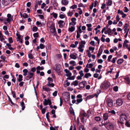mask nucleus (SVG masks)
I'll return each mask as SVG.
<instances>
[{
    "instance_id": "1",
    "label": "nucleus",
    "mask_w": 130,
    "mask_h": 130,
    "mask_svg": "<svg viewBox=\"0 0 130 130\" xmlns=\"http://www.w3.org/2000/svg\"><path fill=\"white\" fill-rule=\"evenodd\" d=\"M120 120L121 124H123V122L126 121L127 119L126 116L124 114H121L120 116Z\"/></svg>"
},
{
    "instance_id": "2",
    "label": "nucleus",
    "mask_w": 130,
    "mask_h": 130,
    "mask_svg": "<svg viewBox=\"0 0 130 130\" xmlns=\"http://www.w3.org/2000/svg\"><path fill=\"white\" fill-rule=\"evenodd\" d=\"M110 85V83L108 81H106L102 84L101 87L103 89H105L109 87Z\"/></svg>"
},
{
    "instance_id": "3",
    "label": "nucleus",
    "mask_w": 130,
    "mask_h": 130,
    "mask_svg": "<svg viewBox=\"0 0 130 130\" xmlns=\"http://www.w3.org/2000/svg\"><path fill=\"white\" fill-rule=\"evenodd\" d=\"M106 102L108 107H111L113 105V101L112 99L109 98L107 99Z\"/></svg>"
},
{
    "instance_id": "4",
    "label": "nucleus",
    "mask_w": 130,
    "mask_h": 130,
    "mask_svg": "<svg viewBox=\"0 0 130 130\" xmlns=\"http://www.w3.org/2000/svg\"><path fill=\"white\" fill-rule=\"evenodd\" d=\"M82 97V95L81 94H79L77 96L76 98L77 99L76 100V104H78L82 101L83 99Z\"/></svg>"
},
{
    "instance_id": "5",
    "label": "nucleus",
    "mask_w": 130,
    "mask_h": 130,
    "mask_svg": "<svg viewBox=\"0 0 130 130\" xmlns=\"http://www.w3.org/2000/svg\"><path fill=\"white\" fill-rule=\"evenodd\" d=\"M104 125L107 126L108 130H113V127L112 124L109 123V122H106L104 123Z\"/></svg>"
},
{
    "instance_id": "6",
    "label": "nucleus",
    "mask_w": 130,
    "mask_h": 130,
    "mask_svg": "<svg viewBox=\"0 0 130 130\" xmlns=\"http://www.w3.org/2000/svg\"><path fill=\"white\" fill-rule=\"evenodd\" d=\"M123 103V100L122 99H119L116 100V104L119 106H120L122 105Z\"/></svg>"
},
{
    "instance_id": "7",
    "label": "nucleus",
    "mask_w": 130,
    "mask_h": 130,
    "mask_svg": "<svg viewBox=\"0 0 130 130\" xmlns=\"http://www.w3.org/2000/svg\"><path fill=\"white\" fill-rule=\"evenodd\" d=\"M58 24L59 25V27L60 28H62L64 25L65 23H64V21L62 20H60L58 22Z\"/></svg>"
},
{
    "instance_id": "8",
    "label": "nucleus",
    "mask_w": 130,
    "mask_h": 130,
    "mask_svg": "<svg viewBox=\"0 0 130 130\" xmlns=\"http://www.w3.org/2000/svg\"><path fill=\"white\" fill-rule=\"evenodd\" d=\"M76 19L74 18H73L71 19L72 21L71 23H70L69 24L70 25H72L73 26L75 25L76 24Z\"/></svg>"
},
{
    "instance_id": "9",
    "label": "nucleus",
    "mask_w": 130,
    "mask_h": 130,
    "mask_svg": "<svg viewBox=\"0 0 130 130\" xmlns=\"http://www.w3.org/2000/svg\"><path fill=\"white\" fill-rule=\"evenodd\" d=\"M105 34H108L109 35H111L113 33L112 31V30L110 28H108L107 30H105L104 32Z\"/></svg>"
},
{
    "instance_id": "10",
    "label": "nucleus",
    "mask_w": 130,
    "mask_h": 130,
    "mask_svg": "<svg viewBox=\"0 0 130 130\" xmlns=\"http://www.w3.org/2000/svg\"><path fill=\"white\" fill-rule=\"evenodd\" d=\"M86 83V81L82 82L79 84V86L81 88H83L85 87Z\"/></svg>"
},
{
    "instance_id": "11",
    "label": "nucleus",
    "mask_w": 130,
    "mask_h": 130,
    "mask_svg": "<svg viewBox=\"0 0 130 130\" xmlns=\"http://www.w3.org/2000/svg\"><path fill=\"white\" fill-rule=\"evenodd\" d=\"M34 75V73H32L30 71H28L27 74V76H26V77L29 79L32 77Z\"/></svg>"
},
{
    "instance_id": "12",
    "label": "nucleus",
    "mask_w": 130,
    "mask_h": 130,
    "mask_svg": "<svg viewBox=\"0 0 130 130\" xmlns=\"http://www.w3.org/2000/svg\"><path fill=\"white\" fill-rule=\"evenodd\" d=\"M64 99L65 101L66 102L69 101L70 99V94L69 93L66 94L65 95Z\"/></svg>"
},
{
    "instance_id": "13",
    "label": "nucleus",
    "mask_w": 130,
    "mask_h": 130,
    "mask_svg": "<svg viewBox=\"0 0 130 130\" xmlns=\"http://www.w3.org/2000/svg\"><path fill=\"white\" fill-rule=\"evenodd\" d=\"M109 116L107 113L104 114L103 116V119L104 121H106L109 119Z\"/></svg>"
},
{
    "instance_id": "14",
    "label": "nucleus",
    "mask_w": 130,
    "mask_h": 130,
    "mask_svg": "<svg viewBox=\"0 0 130 130\" xmlns=\"http://www.w3.org/2000/svg\"><path fill=\"white\" fill-rule=\"evenodd\" d=\"M69 1L68 0H62L61 4L62 5L66 6L69 4Z\"/></svg>"
},
{
    "instance_id": "15",
    "label": "nucleus",
    "mask_w": 130,
    "mask_h": 130,
    "mask_svg": "<svg viewBox=\"0 0 130 130\" xmlns=\"http://www.w3.org/2000/svg\"><path fill=\"white\" fill-rule=\"evenodd\" d=\"M118 14H121L122 15V17L123 18H124L126 15V14L124 13L122 11L120 10L119 9L118 10Z\"/></svg>"
},
{
    "instance_id": "16",
    "label": "nucleus",
    "mask_w": 130,
    "mask_h": 130,
    "mask_svg": "<svg viewBox=\"0 0 130 130\" xmlns=\"http://www.w3.org/2000/svg\"><path fill=\"white\" fill-rule=\"evenodd\" d=\"M52 3L54 6L55 7H57L58 5V4L56 0H52Z\"/></svg>"
},
{
    "instance_id": "17",
    "label": "nucleus",
    "mask_w": 130,
    "mask_h": 130,
    "mask_svg": "<svg viewBox=\"0 0 130 130\" xmlns=\"http://www.w3.org/2000/svg\"><path fill=\"white\" fill-rule=\"evenodd\" d=\"M103 52V50L100 48L98 52L97 55V57L99 58L102 54Z\"/></svg>"
},
{
    "instance_id": "18",
    "label": "nucleus",
    "mask_w": 130,
    "mask_h": 130,
    "mask_svg": "<svg viewBox=\"0 0 130 130\" xmlns=\"http://www.w3.org/2000/svg\"><path fill=\"white\" fill-rule=\"evenodd\" d=\"M2 4L5 6L7 5L9 3V0H3L2 1Z\"/></svg>"
},
{
    "instance_id": "19",
    "label": "nucleus",
    "mask_w": 130,
    "mask_h": 130,
    "mask_svg": "<svg viewBox=\"0 0 130 130\" xmlns=\"http://www.w3.org/2000/svg\"><path fill=\"white\" fill-rule=\"evenodd\" d=\"M70 83L68 82L67 80L66 81L64 82L63 85L65 87H66L67 86H69L70 85Z\"/></svg>"
},
{
    "instance_id": "20",
    "label": "nucleus",
    "mask_w": 130,
    "mask_h": 130,
    "mask_svg": "<svg viewBox=\"0 0 130 130\" xmlns=\"http://www.w3.org/2000/svg\"><path fill=\"white\" fill-rule=\"evenodd\" d=\"M124 79L126 81V83L128 84H130V79L129 77H126L124 78Z\"/></svg>"
},
{
    "instance_id": "21",
    "label": "nucleus",
    "mask_w": 130,
    "mask_h": 130,
    "mask_svg": "<svg viewBox=\"0 0 130 130\" xmlns=\"http://www.w3.org/2000/svg\"><path fill=\"white\" fill-rule=\"evenodd\" d=\"M5 40V39L3 37V36L1 31H0V40L2 42Z\"/></svg>"
},
{
    "instance_id": "22",
    "label": "nucleus",
    "mask_w": 130,
    "mask_h": 130,
    "mask_svg": "<svg viewBox=\"0 0 130 130\" xmlns=\"http://www.w3.org/2000/svg\"><path fill=\"white\" fill-rule=\"evenodd\" d=\"M23 80V76L21 74H20L19 75V78L17 79V80L19 82H21Z\"/></svg>"
},
{
    "instance_id": "23",
    "label": "nucleus",
    "mask_w": 130,
    "mask_h": 130,
    "mask_svg": "<svg viewBox=\"0 0 130 130\" xmlns=\"http://www.w3.org/2000/svg\"><path fill=\"white\" fill-rule=\"evenodd\" d=\"M124 61L123 59H119L117 61V63L119 64H121Z\"/></svg>"
},
{
    "instance_id": "24",
    "label": "nucleus",
    "mask_w": 130,
    "mask_h": 130,
    "mask_svg": "<svg viewBox=\"0 0 130 130\" xmlns=\"http://www.w3.org/2000/svg\"><path fill=\"white\" fill-rule=\"evenodd\" d=\"M23 75L24 76H26L27 74V73H28V70L26 69H25L23 70Z\"/></svg>"
},
{
    "instance_id": "25",
    "label": "nucleus",
    "mask_w": 130,
    "mask_h": 130,
    "mask_svg": "<svg viewBox=\"0 0 130 130\" xmlns=\"http://www.w3.org/2000/svg\"><path fill=\"white\" fill-rule=\"evenodd\" d=\"M51 32L53 33L56 34V31L55 28V27H51Z\"/></svg>"
},
{
    "instance_id": "26",
    "label": "nucleus",
    "mask_w": 130,
    "mask_h": 130,
    "mask_svg": "<svg viewBox=\"0 0 130 130\" xmlns=\"http://www.w3.org/2000/svg\"><path fill=\"white\" fill-rule=\"evenodd\" d=\"M74 11V10H73L72 11H70L68 12L67 13V15L68 16H71L73 15V14Z\"/></svg>"
},
{
    "instance_id": "27",
    "label": "nucleus",
    "mask_w": 130,
    "mask_h": 130,
    "mask_svg": "<svg viewBox=\"0 0 130 130\" xmlns=\"http://www.w3.org/2000/svg\"><path fill=\"white\" fill-rule=\"evenodd\" d=\"M125 125L128 127H130V120L128 121H126Z\"/></svg>"
},
{
    "instance_id": "28",
    "label": "nucleus",
    "mask_w": 130,
    "mask_h": 130,
    "mask_svg": "<svg viewBox=\"0 0 130 130\" xmlns=\"http://www.w3.org/2000/svg\"><path fill=\"white\" fill-rule=\"evenodd\" d=\"M49 100V99L47 100L46 99H44L43 104L44 106H46L48 104Z\"/></svg>"
},
{
    "instance_id": "29",
    "label": "nucleus",
    "mask_w": 130,
    "mask_h": 130,
    "mask_svg": "<svg viewBox=\"0 0 130 130\" xmlns=\"http://www.w3.org/2000/svg\"><path fill=\"white\" fill-rule=\"evenodd\" d=\"M75 30V28L74 27L71 26V27L69 28V31L72 32L74 31Z\"/></svg>"
},
{
    "instance_id": "30",
    "label": "nucleus",
    "mask_w": 130,
    "mask_h": 130,
    "mask_svg": "<svg viewBox=\"0 0 130 130\" xmlns=\"http://www.w3.org/2000/svg\"><path fill=\"white\" fill-rule=\"evenodd\" d=\"M47 80L48 81V83H52L53 82V79L52 78L50 77H48L47 79Z\"/></svg>"
},
{
    "instance_id": "31",
    "label": "nucleus",
    "mask_w": 130,
    "mask_h": 130,
    "mask_svg": "<svg viewBox=\"0 0 130 130\" xmlns=\"http://www.w3.org/2000/svg\"><path fill=\"white\" fill-rule=\"evenodd\" d=\"M50 15H53V17L55 19H56L57 18V14L53 12L51 13Z\"/></svg>"
},
{
    "instance_id": "32",
    "label": "nucleus",
    "mask_w": 130,
    "mask_h": 130,
    "mask_svg": "<svg viewBox=\"0 0 130 130\" xmlns=\"http://www.w3.org/2000/svg\"><path fill=\"white\" fill-rule=\"evenodd\" d=\"M47 85L48 86L50 87H53L54 86V84L53 83H47Z\"/></svg>"
},
{
    "instance_id": "33",
    "label": "nucleus",
    "mask_w": 130,
    "mask_h": 130,
    "mask_svg": "<svg viewBox=\"0 0 130 130\" xmlns=\"http://www.w3.org/2000/svg\"><path fill=\"white\" fill-rule=\"evenodd\" d=\"M123 29H124V33L128 32L129 29L128 28H127V27H126L125 26L123 27Z\"/></svg>"
},
{
    "instance_id": "34",
    "label": "nucleus",
    "mask_w": 130,
    "mask_h": 130,
    "mask_svg": "<svg viewBox=\"0 0 130 130\" xmlns=\"http://www.w3.org/2000/svg\"><path fill=\"white\" fill-rule=\"evenodd\" d=\"M78 84V81L77 80H75V81H74L73 83L71 84V85H74L75 86H76Z\"/></svg>"
},
{
    "instance_id": "35",
    "label": "nucleus",
    "mask_w": 130,
    "mask_h": 130,
    "mask_svg": "<svg viewBox=\"0 0 130 130\" xmlns=\"http://www.w3.org/2000/svg\"><path fill=\"white\" fill-rule=\"evenodd\" d=\"M75 77V75H73L72 76H70L69 77H67V79L68 80H73Z\"/></svg>"
},
{
    "instance_id": "36",
    "label": "nucleus",
    "mask_w": 130,
    "mask_h": 130,
    "mask_svg": "<svg viewBox=\"0 0 130 130\" xmlns=\"http://www.w3.org/2000/svg\"><path fill=\"white\" fill-rule=\"evenodd\" d=\"M106 3L108 6H111L112 4V1L111 0H108V2H107Z\"/></svg>"
},
{
    "instance_id": "37",
    "label": "nucleus",
    "mask_w": 130,
    "mask_h": 130,
    "mask_svg": "<svg viewBox=\"0 0 130 130\" xmlns=\"http://www.w3.org/2000/svg\"><path fill=\"white\" fill-rule=\"evenodd\" d=\"M101 118L99 116H97L95 117V120L97 122H99L101 121Z\"/></svg>"
},
{
    "instance_id": "38",
    "label": "nucleus",
    "mask_w": 130,
    "mask_h": 130,
    "mask_svg": "<svg viewBox=\"0 0 130 130\" xmlns=\"http://www.w3.org/2000/svg\"><path fill=\"white\" fill-rule=\"evenodd\" d=\"M21 105L22 107V110H23L25 108V105L23 101H22V102L21 103Z\"/></svg>"
},
{
    "instance_id": "39",
    "label": "nucleus",
    "mask_w": 130,
    "mask_h": 130,
    "mask_svg": "<svg viewBox=\"0 0 130 130\" xmlns=\"http://www.w3.org/2000/svg\"><path fill=\"white\" fill-rule=\"evenodd\" d=\"M91 76V74L90 73H88L86 74L85 75L84 77L86 78H88L89 77Z\"/></svg>"
},
{
    "instance_id": "40",
    "label": "nucleus",
    "mask_w": 130,
    "mask_h": 130,
    "mask_svg": "<svg viewBox=\"0 0 130 130\" xmlns=\"http://www.w3.org/2000/svg\"><path fill=\"white\" fill-rule=\"evenodd\" d=\"M93 66V65L92 63H90L89 64L87 63L86 66V68H91Z\"/></svg>"
},
{
    "instance_id": "41",
    "label": "nucleus",
    "mask_w": 130,
    "mask_h": 130,
    "mask_svg": "<svg viewBox=\"0 0 130 130\" xmlns=\"http://www.w3.org/2000/svg\"><path fill=\"white\" fill-rule=\"evenodd\" d=\"M117 59V58L116 57L113 58L112 60L110 62H112L113 63H115Z\"/></svg>"
},
{
    "instance_id": "42",
    "label": "nucleus",
    "mask_w": 130,
    "mask_h": 130,
    "mask_svg": "<svg viewBox=\"0 0 130 130\" xmlns=\"http://www.w3.org/2000/svg\"><path fill=\"white\" fill-rule=\"evenodd\" d=\"M78 6L79 7H83L84 8H85L86 6V5H84L82 3L79 4L78 5Z\"/></svg>"
},
{
    "instance_id": "43",
    "label": "nucleus",
    "mask_w": 130,
    "mask_h": 130,
    "mask_svg": "<svg viewBox=\"0 0 130 130\" xmlns=\"http://www.w3.org/2000/svg\"><path fill=\"white\" fill-rule=\"evenodd\" d=\"M94 39L97 41V43L99 44L100 42V40L96 36L94 37Z\"/></svg>"
},
{
    "instance_id": "44",
    "label": "nucleus",
    "mask_w": 130,
    "mask_h": 130,
    "mask_svg": "<svg viewBox=\"0 0 130 130\" xmlns=\"http://www.w3.org/2000/svg\"><path fill=\"white\" fill-rule=\"evenodd\" d=\"M61 13H63L62 12H61L59 14V17L61 19H63L64 18L65 15L64 14H61Z\"/></svg>"
},
{
    "instance_id": "45",
    "label": "nucleus",
    "mask_w": 130,
    "mask_h": 130,
    "mask_svg": "<svg viewBox=\"0 0 130 130\" xmlns=\"http://www.w3.org/2000/svg\"><path fill=\"white\" fill-rule=\"evenodd\" d=\"M70 57L71 58L74 59H76V56L75 55L73 54L70 55Z\"/></svg>"
},
{
    "instance_id": "46",
    "label": "nucleus",
    "mask_w": 130,
    "mask_h": 130,
    "mask_svg": "<svg viewBox=\"0 0 130 130\" xmlns=\"http://www.w3.org/2000/svg\"><path fill=\"white\" fill-rule=\"evenodd\" d=\"M43 89L45 91L47 92L50 91H51V89L48 87H43Z\"/></svg>"
},
{
    "instance_id": "47",
    "label": "nucleus",
    "mask_w": 130,
    "mask_h": 130,
    "mask_svg": "<svg viewBox=\"0 0 130 130\" xmlns=\"http://www.w3.org/2000/svg\"><path fill=\"white\" fill-rule=\"evenodd\" d=\"M112 57V55H109L108 58L107 60L108 62H110L111 61V59Z\"/></svg>"
},
{
    "instance_id": "48",
    "label": "nucleus",
    "mask_w": 130,
    "mask_h": 130,
    "mask_svg": "<svg viewBox=\"0 0 130 130\" xmlns=\"http://www.w3.org/2000/svg\"><path fill=\"white\" fill-rule=\"evenodd\" d=\"M109 113H111L112 114L114 115L116 114V112L114 110H111L110 111L109 110L108 111Z\"/></svg>"
},
{
    "instance_id": "49",
    "label": "nucleus",
    "mask_w": 130,
    "mask_h": 130,
    "mask_svg": "<svg viewBox=\"0 0 130 130\" xmlns=\"http://www.w3.org/2000/svg\"><path fill=\"white\" fill-rule=\"evenodd\" d=\"M69 63L70 64L72 65L73 66H75L76 65L75 62L74 61H71Z\"/></svg>"
},
{
    "instance_id": "50",
    "label": "nucleus",
    "mask_w": 130,
    "mask_h": 130,
    "mask_svg": "<svg viewBox=\"0 0 130 130\" xmlns=\"http://www.w3.org/2000/svg\"><path fill=\"white\" fill-rule=\"evenodd\" d=\"M38 30V28L36 26L33 27L32 28V30L34 32H36Z\"/></svg>"
},
{
    "instance_id": "51",
    "label": "nucleus",
    "mask_w": 130,
    "mask_h": 130,
    "mask_svg": "<svg viewBox=\"0 0 130 130\" xmlns=\"http://www.w3.org/2000/svg\"><path fill=\"white\" fill-rule=\"evenodd\" d=\"M33 35L34 37L38 38V37L39 33L38 32L35 33L33 34Z\"/></svg>"
},
{
    "instance_id": "52",
    "label": "nucleus",
    "mask_w": 130,
    "mask_h": 130,
    "mask_svg": "<svg viewBox=\"0 0 130 130\" xmlns=\"http://www.w3.org/2000/svg\"><path fill=\"white\" fill-rule=\"evenodd\" d=\"M46 107L42 109L41 110V112L43 114H44L45 113L46 111Z\"/></svg>"
},
{
    "instance_id": "53",
    "label": "nucleus",
    "mask_w": 130,
    "mask_h": 130,
    "mask_svg": "<svg viewBox=\"0 0 130 130\" xmlns=\"http://www.w3.org/2000/svg\"><path fill=\"white\" fill-rule=\"evenodd\" d=\"M11 94L12 95L13 98H15L16 97L15 92L14 91H12L11 92Z\"/></svg>"
},
{
    "instance_id": "54",
    "label": "nucleus",
    "mask_w": 130,
    "mask_h": 130,
    "mask_svg": "<svg viewBox=\"0 0 130 130\" xmlns=\"http://www.w3.org/2000/svg\"><path fill=\"white\" fill-rule=\"evenodd\" d=\"M36 69L39 70H43L44 69V68L43 67H40V66H38L37 67Z\"/></svg>"
},
{
    "instance_id": "55",
    "label": "nucleus",
    "mask_w": 130,
    "mask_h": 130,
    "mask_svg": "<svg viewBox=\"0 0 130 130\" xmlns=\"http://www.w3.org/2000/svg\"><path fill=\"white\" fill-rule=\"evenodd\" d=\"M28 57L29 58L32 59L33 58V56L31 53L29 54H28Z\"/></svg>"
},
{
    "instance_id": "56",
    "label": "nucleus",
    "mask_w": 130,
    "mask_h": 130,
    "mask_svg": "<svg viewBox=\"0 0 130 130\" xmlns=\"http://www.w3.org/2000/svg\"><path fill=\"white\" fill-rule=\"evenodd\" d=\"M120 71H119L118 72H117L115 76V78H114L115 79H116L118 77L119 75Z\"/></svg>"
},
{
    "instance_id": "57",
    "label": "nucleus",
    "mask_w": 130,
    "mask_h": 130,
    "mask_svg": "<svg viewBox=\"0 0 130 130\" xmlns=\"http://www.w3.org/2000/svg\"><path fill=\"white\" fill-rule=\"evenodd\" d=\"M79 74L80 75V76L81 77H83L84 76V74L83 73V71L81 70L79 72Z\"/></svg>"
},
{
    "instance_id": "58",
    "label": "nucleus",
    "mask_w": 130,
    "mask_h": 130,
    "mask_svg": "<svg viewBox=\"0 0 130 130\" xmlns=\"http://www.w3.org/2000/svg\"><path fill=\"white\" fill-rule=\"evenodd\" d=\"M113 90L114 91L117 92L118 90V87L117 86H115L113 88Z\"/></svg>"
},
{
    "instance_id": "59",
    "label": "nucleus",
    "mask_w": 130,
    "mask_h": 130,
    "mask_svg": "<svg viewBox=\"0 0 130 130\" xmlns=\"http://www.w3.org/2000/svg\"><path fill=\"white\" fill-rule=\"evenodd\" d=\"M97 62L99 63H102L103 62V60L101 59H99L98 60Z\"/></svg>"
},
{
    "instance_id": "60",
    "label": "nucleus",
    "mask_w": 130,
    "mask_h": 130,
    "mask_svg": "<svg viewBox=\"0 0 130 130\" xmlns=\"http://www.w3.org/2000/svg\"><path fill=\"white\" fill-rule=\"evenodd\" d=\"M39 46L41 49H43L45 47V45H44L42 44H40Z\"/></svg>"
},
{
    "instance_id": "61",
    "label": "nucleus",
    "mask_w": 130,
    "mask_h": 130,
    "mask_svg": "<svg viewBox=\"0 0 130 130\" xmlns=\"http://www.w3.org/2000/svg\"><path fill=\"white\" fill-rule=\"evenodd\" d=\"M77 7V6L76 5H74L70 7V8L73 9H75Z\"/></svg>"
},
{
    "instance_id": "62",
    "label": "nucleus",
    "mask_w": 130,
    "mask_h": 130,
    "mask_svg": "<svg viewBox=\"0 0 130 130\" xmlns=\"http://www.w3.org/2000/svg\"><path fill=\"white\" fill-rule=\"evenodd\" d=\"M36 24L39 27L41 26H42L41 23L38 21L36 22Z\"/></svg>"
},
{
    "instance_id": "63",
    "label": "nucleus",
    "mask_w": 130,
    "mask_h": 130,
    "mask_svg": "<svg viewBox=\"0 0 130 130\" xmlns=\"http://www.w3.org/2000/svg\"><path fill=\"white\" fill-rule=\"evenodd\" d=\"M72 73L70 72V71L67 73L66 74V76L69 77L71 76L72 75Z\"/></svg>"
},
{
    "instance_id": "64",
    "label": "nucleus",
    "mask_w": 130,
    "mask_h": 130,
    "mask_svg": "<svg viewBox=\"0 0 130 130\" xmlns=\"http://www.w3.org/2000/svg\"><path fill=\"white\" fill-rule=\"evenodd\" d=\"M80 130H85L84 126L83 125H81L80 126Z\"/></svg>"
}]
</instances>
